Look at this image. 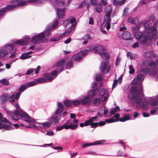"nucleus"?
Returning a JSON list of instances; mask_svg holds the SVG:
<instances>
[{
	"label": "nucleus",
	"instance_id": "f257e3e1",
	"mask_svg": "<svg viewBox=\"0 0 158 158\" xmlns=\"http://www.w3.org/2000/svg\"><path fill=\"white\" fill-rule=\"evenodd\" d=\"M130 93L128 95V97L131 100L134 104H136L137 108H141L142 109L147 108L148 102L147 101L142 103L143 98L139 95H142L143 93L142 85L140 84L138 87L132 86L130 89Z\"/></svg>",
	"mask_w": 158,
	"mask_h": 158
},
{
	"label": "nucleus",
	"instance_id": "f03ea898",
	"mask_svg": "<svg viewBox=\"0 0 158 158\" xmlns=\"http://www.w3.org/2000/svg\"><path fill=\"white\" fill-rule=\"evenodd\" d=\"M58 23V21L57 19H55L52 25L51 24L48 25L44 31L37 35L33 36L31 38V42L35 44L42 42L45 36L50 35L51 33L52 29H55L57 27Z\"/></svg>",
	"mask_w": 158,
	"mask_h": 158
},
{
	"label": "nucleus",
	"instance_id": "7ed1b4c3",
	"mask_svg": "<svg viewBox=\"0 0 158 158\" xmlns=\"http://www.w3.org/2000/svg\"><path fill=\"white\" fill-rule=\"evenodd\" d=\"M156 25H157V24L155 23L154 27L152 28V29L151 30L149 28L150 26L148 25L147 24H144V35L139 39L140 42L141 44H145L148 40L150 41H152L154 37L157 35V30L155 27H156Z\"/></svg>",
	"mask_w": 158,
	"mask_h": 158
},
{
	"label": "nucleus",
	"instance_id": "20e7f679",
	"mask_svg": "<svg viewBox=\"0 0 158 158\" xmlns=\"http://www.w3.org/2000/svg\"><path fill=\"white\" fill-rule=\"evenodd\" d=\"M13 106L16 108L19 109H16L13 112L12 115L15 114V110L18 111L17 114L16 115V117L17 119L14 120H18L19 119L23 120L29 123H32L34 122V119L30 117L26 112L23 110L20 107L19 105L17 102H14L12 103Z\"/></svg>",
	"mask_w": 158,
	"mask_h": 158
},
{
	"label": "nucleus",
	"instance_id": "39448f33",
	"mask_svg": "<svg viewBox=\"0 0 158 158\" xmlns=\"http://www.w3.org/2000/svg\"><path fill=\"white\" fill-rule=\"evenodd\" d=\"M23 0H12L10 2L11 4H13L7 5L5 7L2 8L1 10L0 14H5V13L9 10H12L17 6H23L26 3L25 1H23Z\"/></svg>",
	"mask_w": 158,
	"mask_h": 158
},
{
	"label": "nucleus",
	"instance_id": "423d86ee",
	"mask_svg": "<svg viewBox=\"0 0 158 158\" xmlns=\"http://www.w3.org/2000/svg\"><path fill=\"white\" fill-rule=\"evenodd\" d=\"M111 66L108 64L106 62L101 63L100 69L102 73L109 72Z\"/></svg>",
	"mask_w": 158,
	"mask_h": 158
},
{
	"label": "nucleus",
	"instance_id": "0eeeda50",
	"mask_svg": "<svg viewBox=\"0 0 158 158\" xmlns=\"http://www.w3.org/2000/svg\"><path fill=\"white\" fill-rule=\"evenodd\" d=\"M31 38L29 36H26L23 39L18 40L14 42V44H16L19 45L23 46L27 44L30 41Z\"/></svg>",
	"mask_w": 158,
	"mask_h": 158
},
{
	"label": "nucleus",
	"instance_id": "6e6552de",
	"mask_svg": "<svg viewBox=\"0 0 158 158\" xmlns=\"http://www.w3.org/2000/svg\"><path fill=\"white\" fill-rule=\"evenodd\" d=\"M79 99L82 105H89L91 102V100L88 96H82Z\"/></svg>",
	"mask_w": 158,
	"mask_h": 158
},
{
	"label": "nucleus",
	"instance_id": "1a4fd4ad",
	"mask_svg": "<svg viewBox=\"0 0 158 158\" xmlns=\"http://www.w3.org/2000/svg\"><path fill=\"white\" fill-rule=\"evenodd\" d=\"M2 108L7 113V115L8 117L11 118L12 120H15L17 119V117H16V115L17 114V113L18 112L17 110H16L15 112L13 115H12L13 114L12 111H10L7 109L6 107V106L4 105L2 106Z\"/></svg>",
	"mask_w": 158,
	"mask_h": 158
},
{
	"label": "nucleus",
	"instance_id": "9d476101",
	"mask_svg": "<svg viewBox=\"0 0 158 158\" xmlns=\"http://www.w3.org/2000/svg\"><path fill=\"white\" fill-rule=\"evenodd\" d=\"M65 63V61L63 59H61L59 60L56 63V66L58 69L60 68L58 73H60L64 70V65Z\"/></svg>",
	"mask_w": 158,
	"mask_h": 158
},
{
	"label": "nucleus",
	"instance_id": "9b49d317",
	"mask_svg": "<svg viewBox=\"0 0 158 158\" xmlns=\"http://www.w3.org/2000/svg\"><path fill=\"white\" fill-rule=\"evenodd\" d=\"M120 116V114H115L112 118L114 119V118H116L115 119H118V121H120L121 122H124L130 119V118L127 114L125 115L123 118H118Z\"/></svg>",
	"mask_w": 158,
	"mask_h": 158
},
{
	"label": "nucleus",
	"instance_id": "f8f14e48",
	"mask_svg": "<svg viewBox=\"0 0 158 158\" xmlns=\"http://www.w3.org/2000/svg\"><path fill=\"white\" fill-rule=\"evenodd\" d=\"M56 115L55 114V113L52 116L49 118L48 120L51 123V124H56L59 123L60 118L58 116H56Z\"/></svg>",
	"mask_w": 158,
	"mask_h": 158
},
{
	"label": "nucleus",
	"instance_id": "ddd939ff",
	"mask_svg": "<svg viewBox=\"0 0 158 158\" xmlns=\"http://www.w3.org/2000/svg\"><path fill=\"white\" fill-rule=\"evenodd\" d=\"M65 126H68L69 129L72 130L76 129L78 126V124H73L72 123V120L70 119L67 120L64 124Z\"/></svg>",
	"mask_w": 158,
	"mask_h": 158
},
{
	"label": "nucleus",
	"instance_id": "4468645a",
	"mask_svg": "<svg viewBox=\"0 0 158 158\" xmlns=\"http://www.w3.org/2000/svg\"><path fill=\"white\" fill-rule=\"evenodd\" d=\"M105 141V140H102L97 141L92 143H84L82 145V147L83 148H84L90 146L101 144L102 143V142H104Z\"/></svg>",
	"mask_w": 158,
	"mask_h": 158
},
{
	"label": "nucleus",
	"instance_id": "2eb2a0df",
	"mask_svg": "<svg viewBox=\"0 0 158 158\" xmlns=\"http://www.w3.org/2000/svg\"><path fill=\"white\" fill-rule=\"evenodd\" d=\"M108 93L107 90L105 89H101L99 91L100 95L102 97L101 98V100L103 102H104L107 98V94Z\"/></svg>",
	"mask_w": 158,
	"mask_h": 158
},
{
	"label": "nucleus",
	"instance_id": "dca6fc26",
	"mask_svg": "<svg viewBox=\"0 0 158 158\" xmlns=\"http://www.w3.org/2000/svg\"><path fill=\"white\" fill-rule=\"evenodd\" d=\"M58 108L55 112V114H59L64 110V105L61 102L57 103Z\"/></svg>",
	"mask_w": 158,
	"mask_h": 158
},
{
	"label": "nucleus",
	"instance_id": "f3484780",
	"mask_svg": "<svg viewBox=\"0 0 158 158\" xmlns=\"http://www.w3.org/2000/svg\"><path fill=\"white\" fill-rule=\"evenodd\" d=\"M65 8L62 9L57 8L56 10V15L59 18H62L65 15Z\"/></svg>",
	"mask_w": 158,
	"mask_h": 158
},
{
	"label": "nucleus",
	"instance_id": "a211bd4d",
	"mask_svg": "<svg viewBox=\"0 0 158 158\" xmlns=\"http://www.w3.org/2000/svg\"><path fill=\"white\" fill-rule=\"evenodd\" d=\"M53 1L52 5L54 7H57L59 6H61L64 5V3L62 0H51Z\"/></svg>",
	"mask_w": 158,
	"mask_h": 158
},
{
	"label": "nucleus",
	"instance_id": "6ab92c4d",
	"mask_svg": "<svg viewBox=\"0 0 158 158\" xmlns=\"http://www.w3.org/2000/svg\"><path fill=\"white\" fill-rule=\"evenodd\" d=\"M145 77V76L141 74H138L136 77V79H135L133 81L132 83L133 84H136L138 83L139 81H140L143 80Z\"/></svg>",
	"mask_w": 158,
	"mask_h": 158
},
{
	"label": "nucleus",
	"instance_id": "aec40b11",
	"mask_svg": "<svg viewBox=\"0 0 158 158\" xmlns=\"http://www.w3.org/2000/svg\"><path fill=\"white\" fill-rule=\"evenodd\" d=\"M94 50L95 52H97L100 55L104 51V49L102 46H98L95 47Z\"/></svg>",
	"mask_w": 158,
	"mask_h": 158
},
{
	"label": "nucleus",
	"instance_id": "412c9836",
	"mask_svg": "<svg viewBox=\"0 0 158 158\" xmlns=\"http://www.w3.org/2000/svg\"><path fill=\"white\" fill-rule=\"evenodd\" d=\"M131 35V34L130 32L127 31H124L122 34V37L123 39L127 40L130 39Z\"/></svg>",
	"mask_w": 158,
	"mask_h": 158
},
{
	"label": "nucleus",
	"instance_id": "4be33fe9",
	"mask_svg": "<svg viewBox=\"0 0 158 158\" xmlns=\"http://www.w3.org/2000/svg\"><path fill=\"white\" fill-rule=\"evenodd\" d=\"M105 123L104 121H100L98 123H91L90 125L91 128H96L98 126H101L104 125Z\"/></svg>",
	"mask_w": 158,
	"mask_h": 158
},
{
	"label": "nucleus",
	"instance_id": "5701e85b",
	"mask_svg": "<svg viewBox=\"0 0 158 158\" xmlns=\"http://www.w3.org/2000/svg\"><path fill=\"white\" fill-rule=\"evenodd\" d=\"M98 92V90L97 89H92L88 92L87 96H89V97L90 98V97L95 96Z\"/></svg>",
	"mask_w": 158,
	"mask_h": 158
},
{
	"label": "nucleus",
	"instance_id": "b1692460",
	"mask_svg": "<svg viewBox=\"0 0 158 158\" xmlns=\"http://www.w3.org/2000/svg\"><path fill=\"white\" fill-rule=\"evenodd\" d=\"M4 128L5 130L9 131L13 129V127H11L10 126L2 124L0 122V129Z\"/></svg>",
	"mask_w": 158,
	"mask_h": 158
},
{
	"label": "nucleus",
	"instance_id": "393cba45",
	"mask_svg": "<svg viewBox=\"0 0 158 158\" xmlns=\"http://www.w3.org/2000/svg\"><path fill=\"white\" fill-rule=\"evenodd\" d=\"M69 22L70 23L73 24L71 25L70 27V31L73 30L75 26V24H73L76 20L75 19L72 17H70L68 18Z\"/></svg>",
	"mask_w": 158,
	"mask_h": 158
},
{
	"label": "nucleus",
	"instance_id": "a878e982",
	"mask_svg": "<svg viewBox=\"0 0 158 158\" xmlns=\"http://www.w3.org/2000/svg\"><path fill=\"white\" fill-rule=\"evenodd\" d=\"M110 12H107L105 14V16L104 18V22H111V20L110 19Z\"/></svg>",
	"mask_w": 158,
	"mask_h": 158
},
{
	"label": "nucleus",
	"instance_id": "bb28decb",
	"mask_svg": "<svg viewBox=\"0 0 158 158\" xmlns=\"http://www.w3.org/2000/svg\"><path fill=\"white\" fill-rule=\"evenodd\" d=\"M38 125L42 124L43 127L46 128L49 127L51 125V123L49 122H46L43 123H36Z\"/></svg>",
	"mask_w": 158,
	"mask_h": 158
},
{
	"label": "nucleus",
	"instance_id": "cd10ccee",
	"mask_svg": "<svg viewBox=\"0 0 158 158\" xmlns=\"http://www.w3.org/2000/svg\"><path fill=\"white\" fill-rule=\"evenodd\" d=\"M7 100V96L2 95L0 97V103L4 104L5 103Z\"/></svg>",
	"mask_w": 158,
	"mask_h": 158
},
{
	"label": "nucleus",
	"instance_id": "c85d7f7f",
	"mask_svg": "<svg viewBox=\"0 0 158 158\" xmlns=\"http://www.w3.org/2000/svg\"><path fill=\"white\" fill-rule=\"evenodd\" d=\"M44 76L47 79V80L49 81H51L55 78V77H53L52 76H51L49 73H45L44 75Z\"/></svg>",
	"mask_w": 158,
	"mask_h": 158
},
{
	"label": "nucleus",
	"instance_id": "c756f323",
	"mask_svg": "<svg viewBox=\"0 0 158 158\" xmlns=\"http://www.w3.org/2000/svg\"><path fill=\"white\" fill-rule=\"evenodd\" d=\"M155 23H156L157 24V25H156V27H156V29L157 32V34L158 33V31L157 29V28L158 27V19L157 21H156L154 22V23L152 26V25L150 23L149 21L147 22V23H146L145 24H148V25H149V26H150L149 28L151 30V29H152V28L154 27V24Z\"/></svg>",
	"mask_w": 158,
	"mask_h": 158
},
{
	"label": "nucleus",
	"instance_id": "7c9ffc66",
	"mask_svg": "<svg viewBox=\"0 0 158 158\" xmlns=\"http://www.w3.org/2000/svg\"><path fill=\"white\" fill-rule=\"evenodd\" d=\"M74 58V60L76 62H79L81 61L82 59V57L80 55H74L73 56Z\"/></svg>",
	"mask_w": 158,
	"mask_h": 158
},
{
	"label": "nucleus",
	"instance_id": "2f4dec72",
	"mask_svg": "<svg viewBox=\"0 0 158 158\" xmlns=\"http://www.w3.org/2000/svg\"><path fill=\"white\" fill-rule=\"evenodd\" d=\"M14 47V44H10L6 45L5 46V49L9 51H11Z\"/></svg>",
	"mask_w": 158,
	"mask_h": 158
},
{
	"label": "nucleus",
	"instance_id": "473e14b6",
	"mask_svg": "<svg viewBox=\"0 0 158 158\" xmlns=\"http://www.w3.org/2000/svg\"><path fill=\"white\" fill-rule=\"evenodd\" d=\"M135 38L138 40H139L144 35L142 32H138L134 34Z\"/></svg>",
	"mask_w": 158,
	"mask_h": 158
},
{
	"label": "nucleus",
	"instance_id": "72a5a7b5",
	"mask_svg": "<svg viewBox=\"0 0 158 158\" xmlns=\"http://www.w3.org/2000/svg\"><path fill=\"white\" fill-rule=\"evenodd\" d=\"M31 56L28 55L26 52H25L22 54L20 57V58L21 60H25L31 57Z\"/></svg>",
	"mask_w": 158,
	"mask_h": 158
},
{
	"label": "nucleus",
	"instance_id": "f704fd0d",
	"mask_svg": "<svg viewBox=\"0 0 158 158\" xmlns=\"http://www.w3.org/2000/svg\"><path fill=\"white\" fill-rule=\"evenodd\" d=\"M86 3H88V5H93L94 6L97 4V2L96 0H85Z\"/></svg>",
	"mask_w": 158,
	"mask_h": 158
},
{
	"label": "nucleus",
	"instance_id": "c9c22d12",
	"mask_svg": "<svg viewBox=\"0 0 158 158\" xmlns=\"http://www.w3.org/2000/svg\"><path fill=\"white\" fill-rule=\"evenodd\" d=\"M120 110V108L118 106H117L114 108H113L110 110V113L112 114L115 113Z\"/></svg>",
	"mask_w": 158,
	"mask_h": 158
},
{
	"label": "nucleus",
	"instance_id": "e433bc0d",
	"mask_svg": "<svg viewBox=\"0 0 158 158\" xmlns=\"http://www.w3.org/2000/svg\"><path fill=\"white\" fill-rule=\"evenodd\" d=\"M95 10L96 11L99 13H100L102 12V5L100 4H98L95 7Z\"/></svg>",
	"mask_w": 158,
	"mask_h": 158
},
{
	"label": "nucleus",
	"instance_id": "4c0bfd02",
	"mask_svg": "<svg viewBox=\"0 0 158 158\" xmlns=\"http://www.w3.org/2000/svg\"><path fill=\"white\" fill-rule=\"evenodd\" d=\"M64 128L66 130L69 129V127H68V126H65L64 124L63 125L61 126L56 127V130L57 131H60L63 130Z\"/></svg>",
	"mask_w": 158,
	"mask_h": 158
},
{
	"label": "nucleus",
	"instance_id": "58836bf2",
	"mask_svg": "<svg viewBox=\"0 0 158 158\" xmlns=\"http://www.w3.org/2000/svg\"><path fill=\"white\" fill-rule=\"evenodd\" d=\"M140 72L146 74L149 73L150 72V69L148 68L145 67L142 69Z\"/></svg>",
	"mask_w": 158,
	"mask_h": 158
},
{
	"label": "nucleus",
	"instance_id": "ea45409f",
	"mask_svg": "<svg viewBox=\"0 0 158 158\" xmlns=\"http://www.w3.org/2000/svg\"><path fill=\"white\" fill-rule=\"evenodd\" d=\"M47 81L46 79L44 77L41 78L37 79L36 80V83H41L47 82Z\"/></svg>",
	"mask_w": 158,
	"mask_h": 158
},
{
	"label": "nucleus",
	"instance_id": "a19ab883",
	"mask_svg": "<svg viewBox=\"0 0 158 158\" xmlns=\"http://www.w3.org/2000/svg\"><path fill=\"white\" fill-rule=\"evenodd\" d=\"M73 67V62L71 60L68 61L66 64V69H68Z\"/></svg>",
	"mask_w": 158,
	"mask_h": 158
},
{
	"label": "nucleus",
	"instance_id": "79ce46f5",
	"mask_svg": "<svg viewBox=\"0 0 158 158\" xmlns=\"http://www.w3.org/2000/svg\"><path fill=\"white\" fill-rule=\"evenodd\" d=\"M100 55L105 60L107 59L109 57V55L107 53L105 52H102Z\"/></svg>",
	"mask_w": 158,
	"mask_h": 158
},
{
	"label": "nucleus",
	"instance_id": "37998d69",
	"mask_svg": "<svg viewBox=\"0 0 158 158\" xmlns=\"http://www.w3.org/2000/svg\"><path fill=\"white\" fill-rule=\"evenodd\" d=\"M27 88H28V87L26 85H23L19 88V91L21 93Z\"/></svg>",
	"mask_w": 158,
	"mask_h": 158
},
{
	"label": "nucleus",
	"instance_id": "c03bdc74",
	"mask_svg": "<svg viewBox=\"0 0 158 158\" xmlns=\"http://www.w3.org/2000/svg\"><path fill=\"white\" fill-rule=\"evenodd\" d=\"M15 98V95L12 94L10 97H7V100L10 102H12V103L14 102Z\"/></svg>",
	"mask_w": 158,
	"mask_h": 158
},
{
	"label": "nucleus",
	"instance_id": "a18cd8bd",
	"mask_svg": "<svg viewBox=\"0 0 158 158\" xmlns=\"http://www.w3.org/2000/svg\"><path fill=\"white\" fill-rule=\"evenodd\" d=\"M148 66L151 68H155L157 67V64L154 61H151L148 64Z\"/></svg>",
	"mask_w": 158,
	"mask_h": 158
},
{
	"label": "nucleus",
	"instance_id": "49530a36",
	"mask_svg": "<svg viewBox=\"0 0 158 158\" xmlns=\"http://www.w3.org/2000/svg\"><path fill=\"white\" fill-rule=\"evenodd\" d=\"M118 121V119H115L114 120L113 118H111L110 119H106L105 120V121H104L105 123L106 122L108 123H113L114 122H116Z\"/></svg>",
	"mask_w": 158,
	"mask_h": 158
},
{
	"label": "nucleus",
	"instance_id": "de8ad7c7",
	"mask_svg": "<svg viewBox=\"0 0 158 158\" xmlns=\"http://www.w3.org/2000/svg\"><path fill=\"white\" fill-rule=\"evenodd\" d=\"M117 155L118 156H124L125 157H128V156L126 153H123L122 151H119L117 152Z\"/></svg>",
	"mask_w": 158,
	"mask_h": 158
},
{
	"label": "nucleus",
	"instance_id": "09e8293b",
	"mask_svg": "<svg viewBox=\"0 0 158 158\" xmlns=\"http://www.w3.org/2000/svg\"><path fill=\"white\" fill-rule=\"evenodd\" d=\"M100 99L99 98H95L93 101V103L95 105H98L100 102Z\"/></svg>",
	"mask_w": 158,
	"mask_h": 158
},
{
	"label": "nucleus",
	"instance_id": "8fccbe9b",
	"mask_svg": "<svg viewBox=\"0 0 158 158\" xmlns=\"http://www.w3.org/2000/svg\"><path fill=\"white\" fill-rule=\"evenodd\" d=\"M155 19V16L153 15L151 16L149 18V21H146L144 23V24H145L146 23H147V22L149 21L150 23L152 24V23L153 22Z\"/></svg>",
	"mask_w": 158,
	"mask_h": 158
},
{
	"label": "nucleus",
	"instance_id": "3c124183",
	"mask_svg": "<svg viewBox=\"0 0 158 158\" xmlns=\"http://www.w3.org/2000/svg\"><path fill=\"white\" fill-rule=\"evenodd\" d=\"M37 84L36 82L34 81H31L30 82H28L27 83V85H26L28 88L29 87H31L34 85H35Z\"/></svg>",
	"mask_w": 158,
	"mask_h": 158
},
{
	"label": "nucleus",
	"instance_id": "603ef678",
	"mask_svg": "<svg viewBox=\"0 0 158 158\" xmlns=\"http://www.w3.org/2000/svg\"><path fill=\"white\" fill-rule=\"evenodd\" d=\"M0 82L5 85H7L9 84L8 81L5 79H3L1 80L0 81Z\"/></svg>",
	"mask_w": 158,
	"mask_h": 158
},
{
	"label": "nucleus",
	"instance_id": "864d4df0",
	"mask_svg": "<svg viewBox=\"0 0 158 158\" xmlns=\"http://www.w3.org/2000/svg\"><path fill=\"white\" fill-rule=\"evenodd\" d=\"M72 104V102L69 100H67L64 102V104L65 106L67 107H69L71 106Z\"/></svg>",
	"mask_w": 158,
	"mask_h": 158
},
{
	"label": "nucleus",
	"instance_id": "5fc2aeb1",
	"mask_svg": "<svg viewBox=\"0 0 158 158\" xmlns=\"http://www.w3.org/2000/svg\"><path fill=\"white\" fill-rule=\"evenodd\" d=\"M127 22L131 24H135V20L133 19L132 17H128L127 19Z\"/></svg>",
	"mask_w": 158,
	"mask_h": 158
},
{
	"label": "nucleus",
	"instance_id": "6e6d98bb",
	"mask_svg": "<svg viewBox=\"0 0 158 158\" xmlns=\"http://www.w3.org/2000/svg\"><path fill=\"white\" fill-rule=\"evenodd\" d=\"M8 52L5 50H2L0 51V56H3L8 53Z\"/></svg>",
	"mask_w": 158,
	"mask_h": 158
},
{
	"label": "nucleus",
	"instance_id": "4d7b16f0",
	"mask_svg": "<svg viewBox=\"0 0 158 158\" xmlns=\"http://www.w3.org/2000/svg\"><path fill=\"white\" fill-rule=\"evenodd\" d=\"M119 143L122 144V146L123 147V148L125 150H130V149L126 145L125 143L123 142L122 141H120L119 142Z\"/></svg>",
	"mask_w": 158,
	"mask_h": 158
},
{
	"label": "nucleus",
	"instance_id": "13d9d810",
	"mask_svg": "<svg viewBox=\"0 0 158 158\" xmlns=\"http://www.w3.org/2000/svg\"><path fill=\"white\" fill-rule=\"evenodd\" d=\"M150 104L153 106L158 105V100L156 98V99L150 102Z\"/></svg>",
	"mask_w": 158,
	"mask_h": 158
},
{
	"label": "nucleus",
	"instance_id": "bf43d9fd",
	"mask_svg": "<svg viewBox=\"0 0 158 158\" xmlns=\"http://www.w3.org/2000/svg\"><path fill=\"white\" fill-rule=\"evenodd\" d=\"M73 105H77L81 104L80 100H76L72 101V103Z\"/></svg>",
	"mask_w": 158,
	"mask_h": 158
},
{
	"label": "nucleus",
	"instance_id": "052dcab7",
	"mask_svg": "<svg viewBox=\"0 0 158 158\" xmlns=\"http://www.w3.org/2000/svg\"><path fill=\"white\" fill-rule=\"evenodd\" d=\"M158 111V107H156L154 108L153 110H152L150 111V114L152 115L154 114L156 111Z\"/></svg>",
	"mask_w": 158,
	"mask_h": 158
},
{
	"label": "nucleus",
	"instance_id": "680f3d73",
	"mask_svg": "<svg viewBox=\"0 0 158 158\" xmlns=\"http://www.w3.org/2000/svg\"><path fill=\"white\" fill-rule=\"evenodd\" d=\"M35 69L30 68L26 72V74L27 75H29L31 74L32 73L35 71Z\"/></svg>",
	"mask_w": 158,
	"mask_h": 158
},
{
	"label": "nucleus",
	"instance_id": "e2e57ef3",
	"mask_svg": "<svg viewBox=\"0 0 158 158\" xmlns=\"http://www.w3.org/2000/svg\"><path fill=\"white\" fill-rule=\"evenodd\" d=\"M58 72L56 70H54L52 71L50 74V75L53 77H56L57 75Z\"/></svg>",
	"mask_w": 158,
	"mask_h": 158
},
{
	"label": "nucleus",
	"instance_id": "0e129e2a",
	"mask_svg": "<svg viewBox=\"0 0 158 158\" xmlns=\"http://www.w3.org/2000/svg\"><path fill=\"white\" fill-rule=\"evenodd\" d=\"M95 80L97 81H100L102 79V76L100 74H96L95 77Z\"/></svg>",
	"mask_w": 158,
	"mask_h": 158
},
{
	"label": "nucleus",
	"instance_id": "69168bd1",
	"mask_svg": "<svg viewBox=\"0 0 158 158\" xmlns=\"http://www.w3.org/2000/svg\"><path fill=\"white\" fill-rule=\"evenodd\" d=\"M86 5V2L85 1H83L81 2L79 4L78 8H81L85 6Z\"/></svg>",
	"mask_w": 158,
	"mask_h": 158
},
{
	"label": "nucleus",
	"instance_id": "338daca9",
	"mask_svg": "<svg viewBox=\"0 0 158 158\" xmlns=\"http://www.w3.org/2000/svg\"><path fill=\"white\" fill-rule=\"evenodd\" d=\"M98 119V116H95L89 118V119L90 120L91 122H93L94 121H97Z\"/></svg>",
	"mask_w": 158,
	"mask_h": 158
},
{
	"label": "nucleus",
	"instance_id": "774afa93",
	"mask_svg": "<svg viewBox=\"0 0 158 158\" xmlns=\"http://www.w3.org/2000/svg\"><path fill=\"white\" fill-rule=\"evenodd\" d=\"M129 69L130 70L129 71V73L130 74H132L135 72V69L131 65H129Z\"/></svg>",
	"mask_w": 158,
	"mask_h": 158
}]
</instances>
